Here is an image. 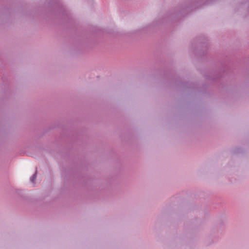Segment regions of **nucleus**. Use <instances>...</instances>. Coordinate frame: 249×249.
<instances>
[{
  "mask_svg": "<svg viewBox=\"0 0 249 249\" xmlns=\"http://www.w3.org/2000/svg\"><path fill=\"white\" fill-rule=\"evenodd\" d=\"M36 173H37V171L36 170V172L35 173V174H34L33 175V176L31 177V180L32 182H34V180L36 179Z\"/></svg>",
  "mask_w": 249,
  "mask_h": 249,
  "instance_id": "nucleus-1",
  "label": "nucleus"
}]
</instances>
